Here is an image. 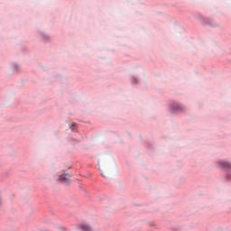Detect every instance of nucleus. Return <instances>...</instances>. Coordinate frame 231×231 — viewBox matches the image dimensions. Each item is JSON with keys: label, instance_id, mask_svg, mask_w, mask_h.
<instances>
[{"label": "nucleus", "instance_id": "obj_1", "mask_svg": "<svg viewBox=\"0 0 231 231\" xmlns=\"http://www.w3.org/2000/svg\"><path fill=\"white\" fill-rule=\"evenodd\" d=\"M69 178H71L69 174H63L60 175L57 180L58 181H61V183H66V185H68L69 183Z\"/></svg>", "mask_w": 231, "mask_h": 231}, {"label": "nucleus", "instance_id": "obj_2", "mask_svg": "<svg viewBox=\"0 0 231 231\" xmlns=\"http://www.w3.org/2000/svg\"><path fill=\"white\" fill-rule=\"evenodd\" d=\"M219 165L222 167V169H231V164L226 162H220Z\"/></svg>", "mask_w": 231, "mask_h": 231}, {"label": "nucleus", "instance_id": "obj_3", "mask_svg": "<svg viewBox=\"0 0 231 231\" xmlns=\"http://www.w3.org/2000/svg\"><path fill=\"white\" fill-rule=\"evenodd\" d=\"M81 229H82L83 231H93V229L91 228V226H89V225H88V224H83V225L81 226Z\"/></svg>", "mask_w": 231, "mask_h": 231}, {"label": "nucleus", "instance_id": "obj_4", "mask_svg": "<svg viewBox=\"0 0 231 231\" xmlns=\"http://www.w3.org/2000/svg\"><path fill=\"white\" fill-rule=\"evenodd\" d=\"M69 127L71 128V131H75L77 129V124L72 123V124H70Z\"/></svg>", "mask_w": 231, "mask_h": 231}, {"label": "nucleus", "instance_id": "obj_5", "mask_svg": "<svg viewBox=\"0 0 231 231\" xmlns=\"http://www.w3.org/2000/svg\"><path fill=\"white\" fill-rule=\"evenodd\" d=\"M173 109H175V111H178V109H181V106H180V105H176V107H175V108H173Z\"/></svg>", "mask_w": 231, "mask_h": 231}, {"label": "nucleus", "instance_id": "obj_6", "mask_svg": "<svg viewBox=\"0 0 231 231\" xmlns=\"http://www.w3.org/2000/svg\"><path fill=\"white\" fill-rule=\"evenodd\" d=\"M1 203H2V200H1V199H0V205H1Z\"/></svg>", "mask_w": 231, "mask_h": 231}, {"label": "nucleus", "instance_id": "obj_7", "mask_svg": "<svg viewBox=\"0 0 231 231\" xmlns=\"http://www.w3.org/2000/svg\"><path fill=\"white\" fill-rule=\"evenodd\" d=\"M104 178H106V175H103Z\"/></svg>", "mask_w": 231, "mask_h": 231}]
</instances>
